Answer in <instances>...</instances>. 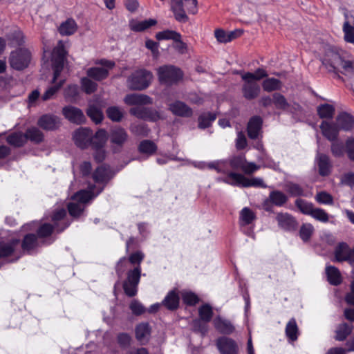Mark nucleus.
<instances>
[{"label": "nucleus", "mask_w": 354, "mask_h": 354, "mask_svg": "<svg viewBox=\"0 0 354 354\" xmlns=\"http://www.w3.org/2000/svg\"><path fill=\"white\" fill-rule=\"evenodd\" d=\"M313 232V226L310 223H305L300 228L299 236L304 242H307L310 240Z\"/></svg>", "instance_id": "obj_51"}, {"label": "nucleus", "mask_w": 354, "mask_h": 354, "mask_svg": "<svg viewBox=\"0 0 354 354\" xmlns=\"http://www.w3.org/2000/svg\"><path fill=\"white\" fill-rule=\"evenodd\" d=\"M351 248L346 243H339L335 248L334 261L337 262L347 261Z\"/></svg>", "instance_id": "obj_26"}, {"label": "nucleus", "mask_w": 354, "mask_h": 354, "mask_svg": "<svg viewBox=\"0 0 354 354\" xmlns=\"http://www.w3.org/2000/svg\"><path fill=\"white\" fill-rule=\"evenodd\" d=\"M200 319L204 322H209L213 316L212 307L209 304H204L198 309Z\"/></svg>", "instance_id": "obj_49"}, {"label": "nucleus", "mask_w": 354, "mask_h": 354, "mask_svg": "<svg viewBox=\"0 0 354 354\" xmlns=\"http://www.w3.org/2000/svg\"><path fill=\"white\" fill-rule=\"evenodd\" d=\"M273 97V104H274L276 109L286 110L290 106L287 100L282 94L279 93H274L272 95Z\"/></svg>", "instance_id": "obj_48"}, {"label": "nucleus", "mask_w": 354, "mask_h": 354, "mask_svg": "<svg viewBox=\"0 0 354 354\" xmlns=\"http://www.w3.org/2000/svg\"><path fill=\"white\" fill-rule=\"evenodd\" d=\"M77 26L73 19H68L61 24L59 27V32L62 35H71L77 30Z\"/></svg>", "instance_id": "obj_33"}, {"label": "nucleus", "mask_w": 354, "mask_h": 354, "mask_svg": "<svg viewBox=\"0 0 354 354\" xmlns=\"http://www.w3.org/2000/svg\"><path fill=\"white\" fill-rule=\"evenodd\" d=\"M87 115L96 124L103 120V114L100 108L95 105H90L86 111Z\"/></svg>", "instance_id": "obj_41"}, {"label": "nucleus", "mask_w": 354, "mask_h": 354, "mask_svg": "<svg viewBox=\"0 0 354 354\" xmlns=\"http://www.w3.org/2000/svg\"><path fill=\"white\" fill-rule=\"evenodd\" d=\"M316 160L319 174L323 176L328 175L331 168L329 158L325 154L318 153Z\"/></svg>", "instance_id": "obj_27"}, {"label": "nucleus", "mask_w": 354, "mask_h": 354, "mask_svg": "<svg viewBox=\"0 0 354 354\" xmlns=\"http://www.w3.org/2000/svg\"><path fill=\"white\" fill-rule=\"evenodd\" d=\"M299 333L298 326L294 318H292L286 327V335L290 341L294 342L297 339Z\"/></svg>", "instance_id": "obj_37"}, {"label": "nucleus", "mask_w": 354, "mask_h": 354, "mask_svg": "<svg viewBox=\"0 0 354 354\" xmlns=\"http://www.w3.org/2000/svg\"><path fill=\"white\" fill-rule=\"evenodd\" d=\"M179 296L176 290L170 291L162 301V304L169 310H174L179 306Z\"/></svg>", "instance_id": "obj_29"}, {"label": "nucleus", "mask_w": 354, "mask_h": 354, "mask_svg": "<svg viewBox=\"0 0 354 354\" xmlns=\"http://www.w3.org/2000/svg\"><path fill=\"white\" fill-rule=\"evenodd\" d=\"M54 227L48 223L42 225L37 230V234L40 237H46L50 236L53 232Z\"/></svg>", "instance_id": "obj_64"}, {"label": "nucleus", "mask_w": 354, "mask_h": 354, "mask_svg": "<svg viewBox=\"0 0 354 354\" xmlns=\"http://www.w3.org/2000/svg\"><path fill=\"white\" fill-rule=\"evenodd\" d=\"M31 60V53L27 48H19L10 53L9 64L16 71H23L28 68Z\"/></svg>", "instance_id": "obj_5"}, {"label": "nucleus", "mask_w": 354, "mask_h": 354, "mask_svg": "<svg viewBox=\"0 0 354 354\" xmlns=\"http://www.w3.org/2000/svg\"><path fill=\"white\" fill-rule=\"evenodd\" d=\"M197 0H171V10L175 19L182 23L187 22L189 17L185 12L196 15L198 12Z\"/></svg>", "instance_id": "obj_2"}, {"label": "nucleus", "mask_w": 354, "mask_h": 354, "mask_svg": "<svg viewBox=\"0 0 354 354\" xmlns=\"http://www.w3.org/2000/svg\"><path fill=\"white\" fill-rule=\"evenodd\" d=\"M285 187L286 192L292 196H299L304 194L302 187L298 184L289 182L286 184Z\"/></svg>", "instance_id": "obj_52"}, {"label": "nucleus", "mask_w": 354, "mask_h": 354, "mask_svg": "<svg viewBox=\"0 0 354 354\" xmlns=\"http://www.w3.org/2000/svg\"><path fill=\"white\" fill-rule=\"evenodd\" d=\"M158 75L161 83L171 85L182 79L183 73L174 66L165 65L158 68Z\"/></svg>", "instance_id": "obj_8"}, {"label": "nucleus", "mask_w": 354, "mask_h": 354, "mask_svg": "<svg viewBox=\"0 0 354 354\" xmlns=\"http://www.w3.org/2000/svg\"><path fill=\"white\" fill-rule=\"evenodd\" d=\"M319 127L323 136L329 141L333 142L337 139L339 129L336 123L322 121Z\"/></svg>", "instance_id": "obj_17"}, {"label": "nucleus", "mask_w": 354, "mask_h": 354, "mask_svg": "<svg viewBox=\"0 0 354 354\" xmlns=\"http://www.w3.org/2000/svg\"><path fill=\"white\" fill-rule=\"evenodd\" d=\"M216 346L221 354H237L239 347L234 340L221 337L216 340Z\"/></svg>", "instance_id": "obj_15"}, {"label": "nucleus", "mask_w": 354, "mask_h": 354, "mask_svg": "<svg viewBox=\"0 0 354 354\" xmlns=\"http://www.w3.org/2000/svg\"><path fill=\"white\" fill-rule=\"evenodd\" d=\"M262 87L266 92L279 91L282 88V82L276 78H267L263 82Z\"/></svg>", "instance_id": "obj_36"}, {"label": "nucleus", "mask_w": 354, "mask_h": 354, "mask_svg": "<svg viewBox=\"0 0 354 354\" xmlns=\"http://www.w3.org/2000/svg\"><path fill=\"white\" fill-rule=\"evenodd\" d=\"M316 200L322 204H332L333 203V197L330 194L325 192H321L316 195Z\"/></svg>", "instance_id": "obj_63"}, {"label": "nucleus", "mask_w": 354, "mask_h": 354, "mask_svg": "<svg viewBox=\"0 0 354 354\" xmlns=\"http://www.w3.org/2000/svg\"><path fill=\"white\" fill-rule=\"evenodd\" d=\"M266 71L263 68H257L254 73L248 72L242 75V80H252L257 82L263 77H268Z\"/></svg>", "instance_id": "obj_47"}, {"label": "nucleus", "mask_w": 354, "mask_h": 354, "mask_svg": "<svg viewBox=\"0 0 354 354\" xmlns=\"http://www.w3.org/2000/svg\"><path fill=\"white\" fill-rule=\"evenodd\" d=\"M19 245V239H12L10 242H0V258L10 256Z\"/></svg>", "instance_id": "obj_31"}, {"label": "nucleus", "mask_w": 354, "mask_h": 354, "mask_svg": "<svg viewBox=\"0 0 354 354\" xmlns=\"http://www.w3.org/2000/svg\"><path fill=\"white\" fill-rule=\"evenodd\" d=\"M131 131L137 136H147L149 129L143 124H133L130 127Z\"/></svg>", "instance_id": "obj_60"}, {"label": "nucleus", "mask_w": 354, "mask_h": 354, "mask_svg": "<svg viewBox=\"0 0 354 354\" xmlns=\"http://www.w3.org/2000/svg\"><path fill=\"white\" fill-rule=\"evenodd\" d=\"M62 114L68 120L76 124H81L86 121V117L82 111L75 106H64L62 109Z\"/></svg>", "instance_id": "obj_14"}, {"label": "nucleus", "mask_w": 354, "mask_h": 354, "mask_svg": "<svg viewBox=\"0 0 354 354\" xmlns=\"http://www.w3.org/2000/svg\"><path fill=\"white\" fill-rule=\"evenodd\" d=\"M64 80L60 81L58 84L48 88L46 92L42 95L41 99L44 101L51 99L55 94L59 90L64 84Z\"/></svg>", "instance_id": "obj_56"}, {"label": "nucleus", "mask_w": 354, "mask_h": 354, "mask_svg": "<svg viewBox=\"0 0 354 354\" xmlns=\"http://www.w3.org/2000/svg\"><path fill=\"white\" fill-rule=\"evenodd\" d=\"M151 328L147 323H140L136 328V337L142 344H146L150 337Z\"/></svg>", "instance_id": "obj_23"}, {"label": "nucleus", "mask_w": 354, "mask_h": 354, "mask_svg": "<svg viewBox=\"0 0 354 354\" xmlns=\"http://www.w3.org/2000/svg\"><path fill=\"white\" fill-rule=\"evenodd\" d=\"M296 206L304 214L310 215L314 207L313 205L302 199H297L295 201Z\"/></svg>", "instance_id": "obj_55"}, {"label": "nucleus", "mask_w": 354, "mask_h": 354, "mask_svg": "<svg viewBox=\"0 0 354 354\" xmlns=\"http://www.w3.org/2000/svg\"><path fill=\"white\" fill-rule=\"evenodd\" d=\"M229 162L232 169L242 171L248 175L252 174L260 168V166L255 163L248 162L245 156L242 155L232 157L229 160Z\"/></svg>", "instance_id": "obj_10"}, {"label": "nucleus", "mask_w": 354, "mask_h": 354, "mask_svg": "<svg viewBox=\"0 0 354 354\" xmlns=\"http://www.w3.org/2000/svg\"><path fill=\"white\" fill-rule=\"evenodd\" d=\"M241 218L245 224H250L255 218L252 211L248 207H244L241 212Z\"/></svg>", "instance_id": "obj_61"}, {"label": "nucleus", "mask_w": 354, "mask_h": 354, "mask_svg": "<svg viewBox=\"0 0 354 354\" xmlns=\"http://www.w3.org/2000/svg\"><path fill=\"white\" fill-rule=\"evenodd\" d=\"M79 94V88L77 85H70L64 91V96L68 100H74Z\"/></svg>", "instance_id": "obj_62"}, {"label": "nucleus", "mask_w": 354, "mask_h": 354, "mask_svg": "<svg viewBox=\"0 0 354 354\" xmlns=\"http://www.w3.org/2000/svg\"><path fill=\"white\" fill-rule=\"evenodd\" d=\"M106 138V131L104 129H100L95 135L92 133L91 146L95 149L102 148L105 144Z\"/></svg>", "instance_id": "obj_32"}, {"label": "nucleus", "mask_w": 354, "mask_h": 354, "mask_svg": "<svg viewBox=\"0 0 354 354\" xmlns=\"http://www.w3.org/2000/svg\"><path fill=\"white\" fill-rule=\"evenodd\" d=\"M124 101L128 105H144L152 104V100L149 96L138 93L127 95Z\"/></svg>", "instance_id": "obj_21"}, {"label": "nucleus", "mask_w": 354, "mask_h": 354, "mask_svg": "<svg viewBox=\"0 0 354 354\" xmlns=\"http://www.w3.org/2000/svg\"><path fill=\"white\" fill-rule=\"evenodd\" d=\"M92 131L88 128H79L74 131L73 135L75 145L81 148L85 149L91 146Z\"/></svg>", "instance_id": "obj_13"}, {"label": "nucleus", "mask_w": 354, "mask_h": 354, "mask_svg": "<svg viewBox=\"0 0 354 354\" xmlns=\"http://www.w3.org/2000/svg\"><path fill=\"white\" fill-rule=\"evenodd\" d=\"M106 115L111 120L120 122L123 118L124 111L118 106H111L106 109Z\"/></svg>", "instance_id": "obj_46"}, {"label": "nucleus", "mask_w": 354, "mask_h": 354, "mask_svg": "<svg viewBox=\"0 0 354 354\" xmlns=\"http://www.w3.org/2000/svg\"><path fill=\"white\" fill-rule=\"evenodd\" d=\"M138 149L140 153L150 156L156 152L157 147L153 142L145 140L140 143Z\"/></svg>", "instance_id": "obj_44"}, {"label": "nucleus", "mask_w": 354, "mask_h": 354, "mask_svg": "<svg viewBox=\"0 0 354 354\" xmlns=\"http://www.w3.org/2000/svg\"><path fill=\"white\" fill-rule=\"evenodd\" d=\"M129 308L135 315H140L146 311L145 306L138 300L133 299L129 304Z\"/></svg>", "instance_id": "obj_59"}, {"label": "nucleus", "mask_w": 354, "mask_h": 354, "mask_svg": "<svg viewBox=\"0 0 354 354\" xmlns=\"http://www.w3.org/2000/svg\"><path fill=\"white\" fill-rule=\"evenodd\" d=\"M262 119L259 116H254L250 118L248 123V135L251 139H257L261 131Z\"/></svg>", "instance_id": "obj_20"}, {"label": "nucleus", "mask_w": 354, "mask_h": 354, "mask_svg": "<svg viewBox=\"0 0 354 354\" xmlns=\"http://www.w3.org/2000/svg\"><path fill=\"white\" fill-rule=\"evenodd\" d=\"M216 118L215 113H205L201 114L198 118V127L202 129L209 127Z\"/></svg>", "instance_id": "obj_45"}, {"label": "nucleus", "mask_w": 354, "mask_h": 354, "mask_svg": "<svg viewBox=\"0 0 354 354\" xmlns=\"http://www.w3.org/2000/svg\"><path fill=\"white\" fill-rule=\"evenodd\" d=\"M129 136L127 131L120 127L113 128L110 133V140L113 145V151H119L127 141Z\"/></svg>", "instance_id": "obj_12"}, {"label": "nucleus", "mask_w": 354, "mask_h": 354, "mask_svg": "<svg viewBox=\"0 0 354 354\" xmlns=\"http://www.w3.org/2000/svg\"><path fill=\"white\" fill-rule=\"evenodd\" d=\"M108 170L104 166L98 167L93 174V178L96 183H102L106 180Z\"/></svg>", "instance_id": "obj_53"}, {"label": "nucleus", "mask_w": 354, "mask_h": 354, "mask_svg": "<svg viewBox=\"0 0 354 354\" xmlns=\"http://www.w3.org/2000/svg\"><path fill=\"white\" fill-rule=\"evenodd\" d=\"M353 325L348 324H340L336 330L335 339L343 341L351 333Z\"/></svg>", "instance_id": "obj_39"}, {"label": "nucleus", "mask_w": 354, "mask_h": 354, "mask_svg": "<svg viewBox=\"0 0 354 354\" xmlns=\"http://www.w3.org/2000/svg\"><path fill=\"white\" fill-rule=\"evenodd\" d=\"M276 219L279 225L286 230L295 229L296 226V221L294 218L287 213L278 214Z\"/></svg>", "instance_id": "obj_24"}, {"label": "nucleus", "mask_w": 354, "mask_h": 354, "mask_svg": "<svg viewBox=\"0 0 354 354\" xmlns=\"http://www.w3.org/2000/svg\"><path fill=\"white\" fill-rule=\"evenodd\" d=\"M218 180L233 185V186H241L243 187H266L262 178H252L249 179L245 177L243 174L230 171L227 173V178L224 179L218 178Z\"/></svg>", "instance_id": "obj_4"}, {"label": "nucleus", "mask_w": 354, "mask_h": 354, "mask_svg": "<svg viewBox=\"0 0 354 354\" xmlns=\"http://www.w3.org/2000/svg\"><path fill=\"white\" fill-rule=\"evenodd\" d=\"M26 140H30L36 144L40 143L44 140L43 133L37 127H31L26 130L25 133Z\"/></svg>", "instance_id": "obj_35"}, {"label": "nucleus", "mask_w": 354, "mask_h": 354, "mask_svg": "<svg viewBox=\"0 0 354 354\" xmlns=\"http://www.w3.org/2000/svg\"><path fill=\"white\" fill-rule=\"evenodd\" d=\"M59 118L54 115L46 114L39 118L37 121L39 127L44 130L53 131L60 126Z\"/></svg>", "instance_id": "obj_18"}, {"label": "nucleus", "mask_w": 354, "mask_h": 354, "mask_svg": "<svg viewBox=\"0 0 354 354\" xmlns=\"http://www.w3.org/2000/svg\"><path fill=\"white\" fill-rule=\"evenodd\" d=\"M100 64L107 68L102 67H92L87 70L86 74L88 77L93 78L96 81H101L106 79L109 75V70L115 66L112 61L102 59Z\"/></svg>", "instance_id": "obj_11"}, {"label": "nucleus", "mask_w": 354, "mask_h": 354, "mask_svg": "<svg viewBox=\"0 0 354 354\" xmlns=\"http://www.w3.org/2000/svg\"><path fill=\"white\" fill-rule=\"evenodd\" d=\"M37 245V237L34 234H28L25 236L21 247L24 251L29 252Z\"/></svg>", "instance_id": "obj_43"}, {"label": "nucleus", "mask_w": 354, "mask_h": 354, "mask_svg": "<svg viewBox=\"0 0 354 354\" xmlns=\"http://www.w3.org/2000/svg\"><path fill=\"white\" fill-rule=\"evenodd\" d=\"M155 24L156 21L151 19L141 21H132L130 23V28L133 31H143Z\"/></svg>", "instance_id": "obj_38"}, {"label": "nucleus", "mask_w": 354, "mask_h": 354, "mask_svg": "<svg viewBox=\"0 0 354 354\" xmlns=\"http://www.w3.org/2000/svg\"><path fill=\"white\" fill-rule=\"evenodd\" d=\"M244 81V84L242 86V93L243 97L248 100H251L257 98L260 93L261 88L259 84L252 80H243Z\"/></svg>", "instance_id": "obj_16"}, {"label": "nucleus", "mask_w": 354, "mask_h": 354, "mask_svg": "<svg viewBox=\"0 0 354 354\" xmlns=\"http://www.w3.org/2000/svg\"><path fill=\"white\" fill-rule=\"evenodd\" d=\"M66 55V51L64 44L62 41H59L52 53V64L54 70L53 83H55L64 68Z\"/></svg>", "instance_id": "obj_7"}, {"label": "nucleus", "mask_w": 354, "mask_h": 354, "mask_svg": "<svg viewBox=\"0 0 354 354\" xmlns=\"http://www.w3.org/2000/svg\"><path fill=\"white\" fill-rule=\"evenodd\" d=\"M269 198L271 203L277 206H282L288 201L287 196L280 191L271 192L269 195Z\"/></svg>", "instance_id": "obj_42"}, {"label": "nucleus", "mask_w": 354, "mask_h": 354, "mask_svg": "<svg viewBox=\"0 0 354 354\" xmlns=\"http://www.w3.org/2000/svg\"><path fill=\"white\" fill-rule=\"evenodd\" d=\"M182 299L184 303L187 305L193 306L198 301V297L194 293L189 291H183L181 292Z\"/></svg>", "instance_id": "obj_58"}, {"label": "nucleus", "mask_w": 354, "mask_h": 354, "mask_svg": "<svg viewBox=\"0 0 354 354\" xmlns=\"http://www.w3.org/2000/svg\"><path fill=\"white\" fill-rule=\"evenodd\" d=\"M153 79L152 73L146 69L134 71L127 79V86L132 91H142L150 85Z\"/></svg>", "instance_id": "obj_3"}, {"label": "nucleus", "mask_w": 354, "mask_h": 354, "mask_svg": "<svg viewBox=\"0 0 354 354\" xmlns=\"http://www.w3.org/2000/svg\"><path fill=\"white\" fill-rule=\"evenodd\" d=\"M156 38L158 40L172 39L174 41L175 39H180L181 35H180V34H179L178 32H176V31L167 30H164V31L158 32L156 34Z\"/></svg>", "instance_id": "obj_54"}, {"label": "nucleus", "mask_w": 354, "mask_h": 354, "mask_svg": "<svg viewBox=\"0 0 354 354\" xmlns=\"http://www.w3.org/2000/svg\"><path fill=\"white\" fill-rule=\"evenodd\" d=\"M310 216H312L315 219L323 223L328 222L329 219L328 214L324 209L320 208L314 207Z\"/></svg>", "instance_id": "obj_57"}, {"label": "nucleus", "mask_w": 354, "mask_h": 354, "mask_svg": "<svg viewBox=\"0 0 354 354\" xmlns=\"http://www.w3.org/2000/svg\"><path fill=\"white\" fill-rule=\"evenodd\" d=\"M322 62L328 72L337 74L342 68L346 74H354L353 62L344 60L340 52L335 47L330 46L325 47Z\"/></svg>", "instance_id": "obj_1"}, {"label": "nucleus", "mask_w": 354, "mask_h": 354, "mask_svg": "<svg viewBox=\"0 0 354 354\" xmlns=\"http://www.w3.org/2000/svg\"><path fill=\"white\" fill-rule=\"evenodd\" d=\"M336 124H337L339 130L349 131L354 124V118L350 114L342 112L340 113L336 118Z\"/></svg>", "instance_id": "obj_22"}, {"label": "nucleus", "mask_w": 354, "mask_h": 354, "mask_svg": "<svg viewBox=\"0 0 354 354\" xmlns=\"http://www.w3.org/2000/svg\"><path fill=\"white\" fill-rule=\"evenodd\" d=\"M326 273L329 283L337 286L342 283V276L339 270L335 266H328L326 268Z\"/></svg>", "instance_id": "obj_30"}, {"label": "nucleus", "mask_w": 354, "mask_h": 354, "mask_svg": "<svg viewBox=\"0 0 354 354\" xmlns=\"http://www.w3.org/2000/svg\"><path fill=\"white\" fill-rule=\"evenodd\" d=\"M215 328L221 333L230 335L234 330V327L232 323L221 317H216L214 320Z\"/></svg>", "instance_id": "obj_28"}, {"label": "nucleus", "mask_w": 354, "mask_h": 354, "mask_svg": "<svg viewBox=\"0 0 354 354\" xmlns=\"http://www.w3.org/2000/svg\"><path fill=\"white\" fill-rule=\"evenodd\" d=\"M317 111L320 118L331 119L335 114V109L332 104H323L317 106Z\"/></svg>", "instance_id": "obj_34"}, {"label": "nucleus", "mask_w": 354, "mask_h": 354, "mask_svg": "<svg viewBox=\"0 0 354 354\" xmlns=\"http://www.w3.org/2000/svg\"><path fill=\"white\" fill-rule=\"evenodd\" d=\"M140 275V266H136L134 269L128 271L127 279L123 283V289L127 296L132 297L137 294Z\"/></svg>", "instance_id": "obj_9"}, {"label": "nucleus", "mask_w": 354, "mask_h": 354, "mask_svg": "<svg viewBox=\"0 0 354 354\" xmlns=\"http://www.w3.org/2000/svg\"><path fill=\"white\" fill-rule=\"evenodd\" d=\"M169 109L176 115L180 117H191L193 114L192 109L185 102L181 101H175L169 104Z\"/></svg>", "instance_id": "obj_19"}, {"label": "nucleus", "mask_w": 354, "mask_h": 354, "mask_svg": "<svg viewBox=\"0 0 354 354\" xmlns=\"http://www.w3.org/2000/svg\"><path fill=\"white\" fill-rule=\"evenodd\" d=\"M82 90L87 94L94 93L97 90V84L88 77H83L81 80Z\"/></svg>", "instance_id": "obj_50"}, {"label": "nucleus", "mask_w": 354, "mask_h": 354, "mask_svg": "<svg viewBox=\"0 0 354 354\" xmlns=\"http://www.w3.org/2000/svg\"><path fill=\"white\" fill-rule=\"evenodd\" d=\"M6 140L10 145L16 147L23 146L26 142L25 133L21 132H15L9 135Z\"/></svg>", "instance_id": "obj_40"}, {"label": "nucleus", "mask_w": 354, "mask_h": 354, "mask_svg": "<svg viewBox=\"0 0 354 354\" xmlns=\"http://www.w3.org/2000/svg\"><path fill=\"white\" fill-rule=\"evenodd\" d=\"M89 191L80 190L77 192L73 196V199L77 201V203H70L68 205V209L69 214L74 217L78 216L81 214L84 209V203L88 202L93 198L95 195L93 192V188L91 187Z\"/></svg>", "instance_id": "obj_6"}, {"label": "nucleus", "mask_w": 354, "mask_h": 354, "mask_svg": "<svg viewBox=\"0 0 354 354\" xmlns=\"http://www.w3.org/2000/svg\"><path fill=\"white\" fill-rule=\"evenodd\" d=\"M346 21L343 25L344 40L346 42L354 44V18L345 15Z\"/></svg>", "instance_id": "obj_25"}]
</instances>
